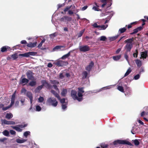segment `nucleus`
<instances>
[{
  "instance_id": "obj_45",
  "label": "nucleus",
  "mask_w": 148,
  "mask_h": 148,
  "mask_svg": "<svg viewBox=\"0 0 148 148\" xmlns=\"http://www.w3.org/2000/svg\"><path fill=\"white\" fill-rule=\"evenodd\" d=\"M50 82L51 84L55 85L59 83L56 80H51Z\"/></svg>"
},
{
  "instance_id": "obj_57",
  "label": "nucleus",
  "mask_w": 148,
  "mask_h": 148,
  "mask_svg": "<svg viewBox=\"0 0 148 148\" xmlns=\"http://www.w3.org/2000/svg\"><path fill=\"white\" fill-rule=\"evenodd\" d=\"M140 77V75L139 74H137L134 76V79L135 80H137Z\"/></svg>"
},
{
  "instance_id": "obj_44",
  "label": "nucleus",
  "mask_w": 148,
  "mask_h": 148,
  "mask_svg": "<svg viewBox=\"0 0 148 148\" xmlns=\"http://www.w3.org/2000/svg\"><path fill=\"white\" fill-rule=\"evenodd\" d=\"M44 100L43 97H42L40 96L38 99V102L39 103L42 102Z\"/></svg>"
},
{
  "instance_id": "obj_62",
  "label": "nucleus",
  "mask_w": 148,
  "mask_h": 148,
  "mask_svg": "<svg viewBox=\"0 0 148 148\" xmlns=\"http://www.w3.org/2000/svg\"><path fill=\"white\" fill-rule=\"evenodd\" d=\"M92 9L93 10H95V11H99V10L98 8L97 7H95V6L93 7L92 8Z\"/></svg>"
},
{
  "instance_id": "obj_5",
  "label": "nucleus",
  "mask_w": 148,
  "mask_h": 148,
  "mask_svg": "<svg viewBox=\"0 0 148 148\" xmlns=\"http://www.w3.org/2000/svg\"><path fill=\"white\" fill-rule=\"evenodd\" d=\"M27 126V124H21L16 126H12L11 127L17 131L21 132L22 131V128L25 127Z\"/></svg>"
},
{
  "instance_id": "obj_38",
  "label": "nucleus",
  "mask_w": 148,
  "mask_h": 148,
  "mask_svg": "<svg viewBox=\"0 0 148 148\" xmlns=\"http://www.w3.org/2000/svg\"><path fill=\"white\" fill-rule=\"evenodd\" d=\"M64 18L65 19L66 22L67 21H71L72 20V18L68 16H64Z\"/></svg>"
},
{
  "instance_id": "obj_13",
  "label": "nucleus",
  "mask_w": 148,
  "mask_h": 148,
  "mask_svg": "<svg viewBox=\"0 0 148 148\" xmlns=\"http://www.w3.org/2000/svg\"><path fill=\"white\" fill-rule=\"evenodd\" d=\"M29 82V80L25 78H22L21 77V79L20 81V84H23V85H25Z\"/></svg>"
},
{
  "instance_id": "obj_33",
  "label": "nucleus",
  "mask_w": 148,
  "mask_h": 148,
  "mask_svg": "<svg viewBox=\"0 0 148 148\" xmlns=\"http://www.w3.org/2000/svg\"><path fill=\"white\" fill-rule=\"evenodd\" d=\"M2 124L3 125V124H6V125H9V121H8L5 119L2 120Z\"/></svg>"
},
{
  "instance_id": "obj_56",
  "label": "nucleus",
  "mask_w": 148,
  "mask_h": 148,
  "mask_svg": "<svg viewBox=\"0 0 148 148\" xmlns=\"http://www.w3.org/2000/svg\"><path fill=\"white\" fill-rule=\"evenodd\" d=\"M138 32V31L137 29L136 28V29H134V30L133 32H132V33H130V34H131V35H132V34H135L136 33Z\"/></svg>"
},
{
  "instance_id": "obj_36",
  "label": "nucleus",
  "mask_w": 148,
  "mask_h": 148,
  "mask_svg": "<svg viewBox=\"0 0 148 148\" xmlns=\"http://www.w3.org/2000/svg\"><path fill=\"white\" fill-rule=\"evenodd\" d=\"M64 47V46H56L53 49V50L55 51L56 50L60 49L62 47Z\"/></svg>"
},
{
  "instance_id": "obj_27",
  "label": "nucleus",
  "mask_w": 148,
  "mask_h": 148,
  "mask_svg": "<svg viewBox=\"0 0 148 148\" xmlns=\"http://www.w3.org/2000/svg\"><path fill=\"white\" fill-rule=\"evenodd\" d=\"M51 93L54 95L58 99H60V97L59 96L58 94L56 92L53 90H51Z\"/></svg>"
},
{
  "instance_id": "obj_46",
  "label": "nucleus",
  "mask_w": 148,
  "mask_h": 148,
  "mask_svg": "<svg viewBox=\"0 0 148 148\" xmlns=\"http://www.w3.org/2000/svg\"><path fill=\"white\" fill-rule=\"evenodd\" d=\"M117 89L121 92H124V89L121 86H118L117 87Z\"/></svg>"
},
{
  "instance_id": "obj_9",
  "label": "nucleus",
  "mask_w": 148,
  "mask_h": 148,
  "mask_svg": "<svg viewBox=\"0 0 148 148\" xmlns=\"http://www.w3.org/2000/svg\"><path fill=\"white\" fill-rule=\"evenodd\" d=\"M56 64L58 66H62L68 64V62H67L58 60L56 62Z\"/></svg>"
},
{
  "instance_id": "obj_1",
  "label": "nucleus",
  "mask_w": 148,
  "mask_h": 148,
  "mask_svg": "<svg viewBox=\"0 0 148 148\" xmlns=\"http://www.w3.org/2000/svg\"><path fill=\"white\" fill-rule=\"evenodd\" d=\"M133 41V38L127 39L125 41V42L127 43L125 47V49L127 52L130 51L131 49L133 47L132 42Z\"/></svg>"
},
{
  "instance_id": "obj_19",
  "label": "nucleus",
  "mask_w": 148,
  "mask_h": 148,
  "mask_svg": "<svg viewBox=\"0 0 148 148\" xmlns=\"http://www.w3.org/2000/svg\"><path fill=\"white\" fill-rule=\"evenodd\" d=\"M141 56L143 58H146L147 56V51L142 52L141 53Z\"/></svg>"
},
{
  "instance_id": "obj_24",
  "label": "nucleus",
  "mask_w": 148,
  "mask_h": 148,
  "mask_svg": "<svg viewBox=\"0 0 148 148\" xmlns=\"http://www.w3.org/2000/svg\"><path fill=\"white\" fill-rule=\"evenodd\" d=\"M27 141L25 139H17L16 140V142L18 143H25Z\"/></svg>"
},
{
  "instance_id": "obj_47",
  "label": "nucleus",
  "mask_w": 148,
  "mask_h": 148,
  "mask_svg": "<svg viewBox=\"0 0 148 148\" xmlns=\"http://www.w3.org/2000/svg\"><path fill=\"white\" fill-rule=\"evenodd\" d=\"M12 106V105H11V104H10V105L9 106H8L4 107V108H3V111L6 110H7L9 108H11Z\"/></svg>"
},
{
  "instance_id": "obj_61",
  "label": "nucleus",
  "mask_w": 148,
  "mask_h": 148,
  "mask_svg": "<svg viewBox=\"0 0 148 148\" xmlns=\"http://www.w3.org/2000/svg\"><path fill=\"white\" fill-rule=\"evenodd\" d=\"M53 88L55 89L58 92H59V90L57 87V86L56 85H53Z\"/></svg>"
},
{
  "instance_id": "obj_15",
  "label": "nucleus",
  "mask_w": 148,
  "mask_h": 148,
  "mask_svg": "<svg viewBox=\"0 0 148 148\" xmlns=\"http://www.w3.org/2000/svg\"><path fill=\"white\" fill-rule=\"evenodd\" d=\"M138 127L136 126L133 127L132 130L131 131V133L133 134H135L138 132Z\"/></svg>"
},
{
  "instance_id": "obj_55",
  "label": "nucleus",
  "mask_w": 148,
  "mask_h": 148,
  "mask_svg": "<svg viewBox=\"0 0 148 148\" xmlns=\"http://www.w3.org/2000/svg\"><path fill=\"white\" fill-rule=\"evenodd\" d=\"M59 100H60V102L62 103V104H64V103H66L65 102V99L64 98H63L61 99L60 98Z\"/></svg>"
},
{
  "instance_id": "obj_60",
  "label": "nucleus",
  "mask_w": 148,
  "mask_h": 148,
  "mask_svg": "<svg viewBox=\"0 0 148 148\" xmlns=\"http://www.w3.org/2000/svg\"><path fill=\"white\" fill-rule=\"evenodd\" d=\"M108 146V145L106 144H102L101 145V148H106Z\"/></svg>"
},
{
  "instance_id": "obj_8",
  "label": "nucleus",
  "mask_w": 148,
  "mask_h": 148,
  "mask_svg": "<svg viewBox=\"0 0 148 148\" xmlns=\"http://www.w3.org/2000/svg\"><path fill=\"white\" fill-rule=\"evenodd\" d=\"M37 53L34 52H29L24 53L20 54L19 56L25 57H28L30 56H34L36 55Z\"/></svg>"
},
{
  "instance_id": "obj_51",
  "label": "nucleus",
  "mask_w": 148,
  "mask_h": 148,
  "mask_svg": "<svg viewBox=\"0 0 148 148\" xmlns=\"http://www.w3.org/2000/svg\"><path fill=\"white\" fill-rule=\"evenodd\" d=\"M27 90L24 88L22 89L21 90V92L24 95H26L27 93Z\"/></svg>"
},
{
  "instance_id": "obj_58",
  "label": "nucleus",
  "mask_w": 148,
  "mask_h": 148,
  "mask_svg": "<svg viewBox=\"0 0 148 148\" xmlns=\"http://www.w3.org/2000/svg\"><path fill=\"white\" fill-rule=\"evenodd\" d=\"M94 27L97 28L98 29L99 27V25H98L96 23H95L92 25Z\"/></svg>"
},
{
  "instance_id": "obj_31",
  "label": "nucleus",
  "mask_w": 148,
  "mask_h": 148,
  "mask_svg": "<svg viewBox=\"0 0 148 148\" xmlns=\"http://www.w3.org/2000/svg\"><path fill=\"white\" fill-rule=\"evenodd\" d=\"M88 75V73L87 72L84 71L82 74V78L84 79L87 77Z\"/></svg>"
},
{
  "instance_id": "obj_22",
  "label": "nucleus",
  "mask_w": 148,
  "mask_h": 148,
  "mask_svg": "<svg viewBox=\"0 0 148 148\" xmlns=\"http://www.w3.org/2000/svg\"><path fill=\"white\" fill-rule=\"evenodd\" d=\"M119 36V35H117L112 37H109V38L110 41H113L117 39Z\"/></svg>"
},
{
  "instance_id": "obj_41",
  "label": "nucleus",
  "mask_w": 148,
  "mask_h": 148,
  "mask_svg": "<svg viewBox=\"0 0 148 148\" xmlns=\"http://www.w3.org/2000/svg\"><path fill=\"white\" fill-rule=\"evenodd\" d=\"M30 132L28 131H27L24 133L23 135L25 137L27 138L28 135H30Z\"/></svg>"
},
{
  "instance_id": "obj_42",
  "label": "nucleus",
  "mask_w": 148,
  "mask_h": 148,
  "mask_svg": "<svg viewBox=\"0 0 148 148\" xmlns=\"http://www.w3.org/2000/svg\"><path fill=\"white\" fill-rule=\"evenodd\" d=\"M11 57V58L13 59V60H15L18 58V55L17 54H14L12 55Z\"/></svg>"
},
{
  "instance_id": "obj_39",
  "label": "nucleus",
  "mask_w": 148,
  "mask_h": 148,
  "mask_svg": "<svg viewBox=\"0 0 148 148\" xmlns=\"http://www.w3.org/2000/svg\"><path fill=\"white\" fill-rule=\"evenodd\" d=\"M36 111L39 112L41 110V108L39 105H37L36 106Z\"/></svg>"
},
{
  "instance_id": "obj_10",
  "label": "nucleus",
  "mask_w": 148,
  "mask_h": 148,
  "mask_svg": "<svg viewBox=\"0 0 148 148\" xmlns=\"http://www.w3.org/2000/svg\"><path fill=\"white\" fill-rule=\"evenodd\" d=\"M26 95L29 99L30 103H32L33 101V97L32 93L29 91H27Z\"/></svg>"
},
{
  "instance_id": "obj_54",
  "label": "nucleus",
  "mask_w": 148,
  "mask_h": 148,
  "mask_svg": "<svg viewBox=\"0 0 148 148\" xmlns=\"http://www.w3.org/2000/svg\"><path fill=\"white\" fill-rule=\"evenodd\" d=\"M84 32V30H82L78 34V37H80L81 36Z\"/></svg>"
},
{
  "instance_id": "obj_34",
  "label": "nucleus",
  "mask_w": 148,
  "mask_h": 148,
  "mask_svg": "<svg viewBox=\"0 0 148 148\" xmlns=\"http://www.w3.org/2000/svg\"><path fill=\"white\" fill-rule=\"evenodd\" d=\"M36 84V82L35 81H32L30 82L29 83V86H35Z\"/></svg>"
},
{
  "instance_id": "obj_64",
  "label": "nucleus",
  "mask_w": 148,
  "mask_h": 148,
  "mask_svg": "<svg viewBox=\"0 0 148 148\" xmlns=\"http://www.w3.org/2000/svg\"><path fill=\"white\" fill-rule=\"evenodd\" d=\"M19 105V101H16L15 103V106L16 107H17Z\"/></svg>"
},
{
  "instance_id": "obj_25",
  "label": "nucleus",
  "mask_w": 148,
  "mask_h": 148,
  "mask_svg": "<svg viewBox=\"0 0 148 148\" xmlns=\"http://www.w3.org/2000/svg\"><path fill=\"white\" fill-rule=\"evenodd\" d=\"M108 25H102L101 26L99 25L98 29L100 30H105L108 27Z\"/></svg>"
},
{
  "instance_id": "obj_30",
  "label": "nucleus",
  "mask_w": 148,
  "mask_h": 148,
  "mask_svg": "<svg viewBox=\"0 0 148 148\" xmlns=\"http://www.w3.org/2000/svg\"><path fill=\"white\" fill-rule=\"evenodd\" d=\"M135 62L138 66L140 67L142 65V62L140 60H136L135 61Z\"/></svg>"
},
{
  "instance_id": "obj_20",
  "label": "nucleus",
  "mask_w": 148,
  "mask_h": 148,
  "mask_svg": "<svg viewBox=\"0 0 148 148\" xmlns=\"http://www.w3.org/2000/svg\"><path fill=\"white\" fill-rule=\"evenodd\" d=\"M36 42L34 43H28L27 44V46L29 47H35L36 45Z\"/></svg>"
},
{
  "instance_id": "obj_37",
  "label": "nucleus",
  "mask_w": 148,
  "mask_h": 148,
  "mask_svg": "<svg viewBox=\"0 0 148 148\" xmlns=\"http://www.w3.org/2000/svg\"><path fill=\"white\" fill-rule=\"evenodd\" d=\"M126 28L124 27L120 29L119 30V32H120V33H122L125 32L126 31Z\"/></svg>"
},
{
  "instance_id": "obj_29",
  "label": "nucleus",
  "mask_w": 148,
  "mask_h": 148,
  "mask_svg": "<svg viewBox=\"0 0 148 148\" xmlns=\"http://www.w3.org/2000/svg\"><path fill=\"white\" fill-rule=\"evenodd\" d=\"M121 57V55H118L116 56H114L112 57L113 59L115 61H118L120 59Z\"/></svg>"
},
{
  "instance_id": "obj_23",
  "label": "nucleus",
  "mask_w": 148,
  "mask_h": 148,
  "mask_svg": "<svg viewBox=\"0 0 148 148\" xmlns=\"http://www.w3.org/2000/svg\"><path fill=\"white\" fill-rule=\"evenodd\" d=\"M43 87L42 86H39L37 87L35 90V92L36 93L38 92H40V90Z\"/></svg>"
},
{
  "instance_id": "obj_11",
  "label": "nucleus",
  "mask_w": 148,
  "mask_h": 148,
  "mask_svg": "<svg viewBox=\"0 0 148 148\" xmlns=\"http://www.w3.org/2000/svg\"><path fill=\"white\" fill-rule=\"evenodd\" d=\"M79 91L78 92L77 95L79 97L82 98V101L83 100V93L84 92L83 88H78Z\"/></svg>"
},
{
  "instance_id": "obj_32",
  "label": "nucleus",
  "mask_w": 148,
  "mask_h": 148,
  "mask_svg": "<svg viewBox=\"0 0 148 148\" xmlns=\"http://www.w3.org/2000/svg\"><path fill=\"white\" fill-rule=\"evenodd\" d=\"M58 35V34L56 33H54L51 34L49 35L50 37L52 39H53L54 37H56Z\"/></svg>"
},
{
  "instance_id": "obj_48",
  "label": "nucleus",
  "mask_w": 148,
  "mask_h": 148,
  "mask_svg": "<svg viewBox=\"0 0 148 148\" xmlns=\"http://www.w3.org/2000/svg\"><path fill=\"white\" fill-rule=\"evenodd\" d=\"M106 39V38L104 36H102L100 37V41H104Z\"/></svg>"
},
{
  "instance_id": "obj_14",
  "label": "nucleus",
  "mask_w": 148,
  "mask_h": 148,
  "mask_svg": "<svg viewBox=\"0 0 148 148\" xmlns=\"http://www.w3.org/2000/svg\"><path fill=\"white\" fill-rule=\"evenodd\" d=\"M102 3H108V4H107V7H109L112 4V0H100Z\"/></svg>"
},
{
  "instance_id": "obj_43",
  "label": "nucleus",
  "mask_w": 148,
  "mask_h": 148,
  "mask_svg": "<svg viewBox=\"0 0 148 148\" xmlns=\"http://www.w3.org/2000/svg\"><path fill=\"white\" fill-rule=\"evenodd\" d=\"M3 134L6 136H8L9 134V132L6 130H5L3 132Z\"/></svg>"
},
{
  "instance_id": "obj_16",
  "label": "nucleus",
  "mask_w": 148,
  "mask_h": 148,
  "mask_svg": "<svg viewBox=\"0 0 148 148\" xmlns=\"http://www.w3.org/2000/svg\"><path fill=\"white\" fill-rule=\"evenodd\" d=\"M94 63L92 62H91L89 65L86 67V69L88 71H90Z\"/></svg>"
},
{
  "instance_id": "obj_7",
  "label": "nucleus",
  "mask_w": 148,
  "mask_h": 148,
  "mask_svg": "<svg viewBox=\"0 0 148 148\" xmlns=\"http://www.w3.org/2000/svg\"><path fill=\"white\" fill-rule=\"evenodd\" d=\"M81 43L79 44V49L80 51L83 52H86L89 51L90 50V47L87 45H80Z\"/></svg>"
},
{
  "instance_id": "obj_50",
  "label": "nucleus",
  "mask_w": 148,
  "mask_h": 148,
  "mask_svg": "<svg viewBox=\"0 0 148 148\" xmlns=\"http://www.w3.org/2000/svg\"><path fill=\"white\" fill-rule=\"evenodd\" d=\"M67 103L63 104L62 105V108L63 110H65L67 108Z\"/></svg>"
},
{
  "instance_id": "obj_3",
  "label": "nucleus",
  "mask_w": 148,
  "mask_h": 148,
  "mask_svg": "<svg viewBox=\"0 0 148 148\" xmlns=\"http://www.w3.org/2000/svg\"><path fill=\"white\" fill-rule=\"evenodd\" d=\"M70 76V74L66 72V71H64L61 73L59 75V78L61 79H63L64 80H67L66 78H69Z\"/></svg>"
},
{
  "instance_id": "obj_4",
  "label": "nucleus",
  "mask_w": 148,
  "mask_h": 148,
  "mask_svg": "<svg viewBox=\"0 0 148 148\" xmlns=\"http://www.w3.org/2000/svg\"><path fill=\"white\" fill-rule=\"evenodd\" d=\"M113 144L114 145H116L118 144L131 145V143L130 142L125 140H118L114 141Z\"/></svg>"
},
{
  "instance_id": "obj_26",
  "label": "nucleus",
  "mask_w": 148,
  "mask_h": 148,
  "mask_svg": "<svg viewBox=\"0 0 148 148\" xmlns=\"http://www.w3.org/2000/svg\"><path fill=\"white\" fill-rule=\"evenodd\" d=\"M13 117L12 114L11 113H7L5 116V118L8 119H10Z\"/></svg>"
},
{
  "instance_id": "obj_2",
  "label": "nucleus",
  "mask_w": 148,
  "mask_h": 148,
  "mask_svg": "<svg viewBox=\"0 0 148 148\" xmlns=\"http://www.w3.org/2000/svg\"><path fill=\"white\" fill-rule=\"evenodd\" d=\"M47 103L49 105H51L53 107H56L58 103L56 99L53 98H49L47 101Z\"/></svg>"
},
{
  "instance_id": "obj_6",
  "label": "nucleus",
  "mask_w": 148,
  "mask_h": 148,
  "mask_svg": "<svg viewBox=\"0 0 148 148\" xmlns=\"http://www.w3.org/2000/svg\"><path fill=\"white\" fill-rule=\"evenodd\" d=\"M77 92L74 90H72L71 92V95L72 98L74 100H77L79 101H82V98L77 97Z\"/></svg>"
},
{
  "instance_id": "obj_53",
  "label": "nucleus",
  "mask_w": 148,
  "mask_h": 148,
  "mask_svg": "<svg viewBox=\"0 0 148 148\" xmlns=\"http://www.w3.org/2000/svg\"><path fill=\"white\" fill-rule=\"evenodd\" d=\"M115 85H110V86H108L103 87V88H105V89H109L110 88H112V87H114Z\"/></svg>"
},
{
  "instance_id": "obj_52",
  "label": "nucleus",
  "mask_w": 148,
  "mask_h": 148,
  "mask_svg": "<svg viewBox=\"0 0 148 148\" xmlns=\"http://www.w3.org/2000/svg\"><path fill=\"white\" fill-rule=\"evenodd\" d=\"M72 6V5H71L70 6H67L65 9H64V12H66L67 11H68V10H69V9H70V8H71V7Z\"/></svg>"
},
{
  "instance_id": "obj_21",
  "label": "nucleus",
  "mask_w": 148,
  "mask_h": 148,
  "mask_svg": "<svg viewBox=\"0 0 148 148\" xmlns=\"http://www.w3.org/2000/svg\"><path fill=\"white\" fill-rule=\"evenodd\" d=\"M67 93V90L66 89H62L61 92V95L63 97L66 96Z\"/></svg>"
},
{
  "instance_id": "obj_35",
  "label": "nucleus",
  "mask_w": 148,
  "mask_h": 148,
  "mask_svg": "<svg viewBox=\"0 0 148 148\" xmlns=\"http://www.w3.org/2000/svg\"><path fill=\"white\" fill-rule=\"evenodd\" d=\"M131 71H132V70L131 69V68H129L128 69V70L127 71L126 73L125 74L124 76L126 77V76H127V75H128L131 72Z\"/></svg>"
},
{
  "instance_id": "obj_28",
  "label": "nucleus",
  "mask_w": 148,
  "mask_h": 148,
  "mask_svg": "<svg viewBox=\"0 0 148 148\" xmlns=\"http://www.w3.org/2000/svg\"><path fill=\"white\" fill-rule=\"evenodd\" d=\"M71 51H70L68 53L63 55L61 58L62 59H64L68 57L70 55Z\"/></svg>"
},
{
  "instance_id": "obj_17",
  "label": "nucleus",
  "mask_w": 148,
  "mask_h": 148,
  "mask_svg": "<svg viewBox=\"0 0 148 148\" xmlns=\"http://www.w3.org/2000/svg\"><path fill=\"white\" fill-rule=\"evenodd\" d=\"M10 49V48L8 46H4L1 48V51L2 52H3L7 51L8 50H9Z\"/></svg>"
},
{
  "instance_id": "obj_59",
  "label": "nucleus",
  "mask_w": 148,
  "mask_h": 148,
  "mask_svg": "<svg viewBox=\"0 0 148 148\" xmlns=\"http://www.w3.org/2000/svg\"><path fill=\"white\" fill-rule=\"evenodd\" d=\"M10 132L11 134L12 135H14L16 134V132L12 130H10Z\"/></svg>"
},
{
  "instance_id": "obj_18",
  "label": "nucleus",
  "mask_w": 148,
  "mask_h": 148,
  "mask_svg": "<svg viewBox=\"0 0 148 148\" xmlns=\"http://www.w3.org/2000/svg\"><path fill=\"white\" fill-rule=\"evenodd\" d=\"M15 96L14 94H13L11 98V102L10 104L11 105H13L14 103Z\"/></svg>"
},
{
  "instance_id": "obj_63",
  "label": "nucleus",
  "mask_w": 148,
  "mask_h": 148,
  "mask_svg": "<svg viewBox=\"0 0 148 148\" xmlns=\"http://www.w3.org/2000/svg\"><path fill=\"white\" fill-rule=\"evenodd\" d=\"M124 57L125 58V59L127 61V62H128L129 61H128V56L126 53H125V54Z\"/></svg>"
},
{
  "instance_id": "obj_40",
  "label": "nucleus",
  "mask_w": 148,
  "mask_h": 148,
  "mask_svg": "<svg viewBox=\"0 0 148 148\" xmlns=\"http://www.w3.org/2000/svg\"><path fill=\"white\" fill-rule=\"evenodd\" d=\"M134 143L136 146H138L139 144V142L137 139H135L133 141Z\"/></svg>"
},
{
  "instance_id": "obj_12",
  "label": "nucleus",
  "mask_w": 148,
  "mask_h": 148,
  "mask_svg": "<svg viewBox=\"0 0 148 148\" xmlns=\"http://www.w3.org/2000/svg\"><path fill=\"white\" fill-rule=\"evenodd\" d=\"M33 74V73L30 71H28L26 73L27 77L29 79L32 80L34 79Z\"/></svg>"
},
{
  "instance_id": "obj_49",
  "label": "nucleus",
  "mask_w": 148,
  "mask_h": 148,
  "mask_svg": "<svg viewBox=\"0 0 148 148\" xmlns=\"http://www.w3.org/2000/svg\"><path fill=\"white\" fill-rule=\"evenodd\" d=\"M41 83L42 84L41 86H42L43 87L44 86H45V84H47V82L45 80H42L41 81Z\"/></svg>"
}]
</instances>
